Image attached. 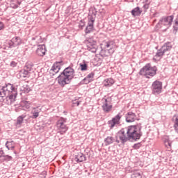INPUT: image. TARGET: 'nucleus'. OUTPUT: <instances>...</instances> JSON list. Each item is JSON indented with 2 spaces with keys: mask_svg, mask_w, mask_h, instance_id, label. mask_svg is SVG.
<instances>
[{
  "mask_svg": "<svg viewBox=\"0 0 178 178\" xmlns=\"http://www.w3.org/2000/svg\"><path fill=\"white\" fill-rule=\"evenodd\" d=\"M38 38H41L40 37L35 36L34 38H32V41H35V40H38Z\"/></svg>",
  "mask_w": 178,
  "mask_h": 178,
  "instance_id": "obj_45",
  "label": "nucleus"
},
{
  "mask_svg": "<svg viewBox=\"0 0 178 178\" xmlns=\"http://www.w3.org/2000/svg\"><path fill=\"white\" fill-rule=\"evenodd\" d=\"M141 125H131L128 127L122 128L118 132L115 136V142L119 144L124 145L127 141H137L141 138Z\"/></svg>",
  "mask_w": 178,
  "mask_h": 178,
  "instance_id": "obj_1",
  "label": "nucleus"
},
{
  "mask_svg": "<svg viewBox=\"0 0 178 178\" xmlns=\"http://www.w3.org/2000/svg\"><path fill=\"white\" fill-rule=\"evenodd\" d=\"M178 31V25H174L173 26V33L174 34H176Z\"/></svg>",
  "mask_w": 178,
  "mask_h": 178,
  "instance_id": "obj_35",
  "label": "nucleus"
},
{
  "mask_svg": "<svg viewBox=\"0 0 178 178\" xmlns=\"http://www.w3.org/2000/svg\"><path fill=\"white\" fill-rule=\"evenodd\" d=\"M172 49V43L168 42L165 43L161 49L157 50L156 55L153 57V60L154 62H158V60H161L162 59V56L165 55V54H168L169 51Z\"/></svg>",
  "mask_w": 178,
  "mask_h": 178,
  "instance_id": "obj_5",
  "label": "nucleus"
},
{
  "mask_svg": "<svg viewBox=\"0 0 178 178\" xmlns=\"http://www.w3.org/2000/svg\"><path fill=\"white\" fill-rule=\"evenodd\" d=\"M3 156H5V152H3V150L0 151V158L3 159Z\"/></svg>",
  "mask_w": 178,
  "mask_h": 178,
  "instance_id": "obj_39",
  "label": "nucleus"
},
{
  "mask_svg": "<svg viewBox=\"0 0 178 178\" xmlns=\"http://www.w3.org/2000/svg\"><path fill=\"white\" fill-rule=\"evenodd\" d=\"M143 11L140 10V7H136L131 10L132 16H140Z\"/></svg>",
  "mask_w": 178,
  "mask_h": 178,
  "instance_id": "obj_23",
  "label": "nucleus"
},
{
  "mask_svg": "<svg viewBox=\"0 0 178 178\" xmlns=\"http://www.w3.org/2000/svg\"><path fill=\"white\" fill-rule=\"evenodd\" d=\"M140 147H141V143H138L134 145L133 148H134L135 149H138V148H140Z\"/></svg>",
  "mask_w": 178,
  "mask_h": 178,
  "instance_id": "obj_34",
  "label": "nucleus"
},
{
  "mask_svg": "<svg viewBox=\"0 0 178 178\" xmlns=\"http://www.w3.org/2000/svg\"><path fill=\"white\" fill-rule=\"evenodd\" d=\"M47 52V48L44 44H40L36 49V54L38 56H44Z\"/></svg>",
  "mask_w": 178,
  "mask_h": 178,
  "instance_id": "obj_15",
  "label": "nucleus"
},
{
  "mask_svg": "<svg viewBox=\"0 0 178 178\" xmlns=\"http://www.w3.org/2000/svg\"><path fill=\"white\" fill-rule=\"evenodd\" d=\"M120 119H122V115L119 113L117 115L112 118L111 120L108 122L110 129H113L116 124H120Z\"/></svg>",
  "mask_w": 178,
  "mask_h": 178,
  "instance_id": "obj_11",
  "label": "nucleus"
},
{
  "mask_svg": "<svg viewBox=\"0 0 178 178\" xmlns=\"http://www.w3.org/2000/svg\"><path fill=\"white\" fill-rule=\"evenodd\" d=\"M60 63H62V62H58L54 64V65L52 66L50 70L51 74H52L53 76H55V74H56L57 73H59V70H60Z\"/></svg>",
  "mask_w": 178,
  "mask_h": 178,
  "instance_id": "obj_16",
  "label": "nucleus"
},
{
  "mask_svg": "<svg viewBox=\"0 0 178 178\" xmlns=\"http://www.w3.org/2000/svg\"><path fill=\"white\" fill-rule=\"evenodd\" d=\"M6 147L8 150L13 151V149H15V143L13 141H7L6 143Z\"/></svg>",
  "mask_w": 178,
  "mask_h": 178,
  "instance_id": "obj_24",
  "label": "nucleus"
},
{
  "mask_svg": "<svg viewBox=\"0 0 178 178\" xmlns=\"http://www.w3.org/2000/svg\"><path fill=\"white\" fill-rule=\"evenodd\" d=\"M24 69L28 72V73H30V72H31L33 70V67L30 65L28 64L26 66L24 67Z\"/></svg>",
  "mask_w": 178,
  "mask_h": 178,
  "instance_id": "obj_28",
  "label": "nucleus"
},
{
  "mask_svg": "<svg viewBox=\"0 0 178 178\" xmlns=\"http://www.w3.org/2000/svg\"><path fill=\"white\" fill-rule=\"evenodd\" d=\"M113 45H115V42L113 40L104 42L102 44V47L104 49H112V48H113Z\"/></svg>",
  "mask_w": 178,
  "mask_h": 178,
  "instance_id": "obj_17",
  "label": "nucleus"
},
{
  "mask_svg": "<svg viewBox=\"0 0 178 178\" xmlns=\"http://www.w3.org/2000/svg\"><path fill=\"white\" fill-rule=\"evenodd\" d=\"M40 112H41V108H38V107L33 108L31 111L32 119H37L40 116Z\"/></svg>",
  "mask_w": 178,
  "mask_h": 178,
  "instance_id": "obj_18",
  "label": "nucleus"
},
{
  "mask_svg": "<svg viewBox=\"0 0 178 178\" xmlns=\"http://www.w3.org/2000/svg\"><path fill=\"white\" fill-rule=\"evenodd\" d=\"M88 51L95 54L97 49H98V45H97V41L90 38L86 42Z\"/></svg>",
  "mask_w": 178,
  "mask_h": 178,
  "instance_id": "obj_9",
  "label": "nucleus"
},
{
  "mask_svg": "<svg viewBox=\"0 0 178 178\" xmlns=\"http://www.w3.org/2000/svg\"><path fill=\"white\" fill-rule=\"evenodd\" d=\"M113 141H115V138L112 136H108L104 140L106 145H111V144H113Z\"/></svg>",
  "mask_w": 178,
  "mask_h": 178,
  "instance_id": "obj_25",
  "label": "nucleus"
},
{
  "mask_svg": "<svg viewBox=\"0 0 178 178\" xmlns=\"http://www.w3.org/2000/svg\"><path fill=\"white\" fill-rule=\"evenodd\" d=\"M30 73L25 70V69H22L19 71V77L22 79H25V77H27Z\"/></svg>",
  "mask_w": 178,
  "mask_h": 178,
  "instance_id": "obj_26",
  "label": "nucleus"
},
{
  "mask_svg": "<svg viewBox=\"0 0 178 178\" xmlns=\"http://www.w3.org/2000/svg\"><path fill=\"white\" fill-rule=\"evenodd\" d=\"M113 106L111 99H105L102 105L103 112H104V113H109V112L112 111Z\"/></svg>",
  "mask_w": 178,
  "mask_h": 178,
  "instance_id": "obj_12",
  "label": "nucleus"
},
{
  "mask_svg": "<svg viewBox=\"0 0 178 178\" xmlns=\"http://www.w3.org/2000/svg\"><path fill=\"white\" fill-rule=\"evenodd\" d=\"M175 22H178V15H177V17H176Z\"/></svg>",
  "mask_w": 178,
  "mask_h": 178,
  "instance_id": "obj_48",
  "label": "nucleus"
},
{
  "mask_svg": "<svg viewBox=\"0 0 178 178\" xmlns=\"http://www.w3.org/2000/svg\"><path fill=\"white\" fill-rule=\"evenodd\" d=\"M80 67H81V70L82 72H86V70H87V69L88 67V66L87 65V64H86V63H81Z\"/></svg>",
  "mask_w": 178,
  "mask_h": 178,
  "instance_id": "obj_27",
  "label": "nucleus"
},
{
  "mask_svg": "<svg viewBox=\"0 0 178 178\" xmlns=\"http://www.w3.org/2000/svg\"><path fill=\"white\" fill-rule=\"evenodd\" d=\"M57 79L60 87H64L66 84H70L72 80L74 79V69L71 66L66 67Z\"/></svg>",
  "mask_w": 178,
  "mask_h": 178,
  "instance_id": "obj_3",
  "label": "nucleus"
},
{
  "mask_svg": "<svg viewBox=\"0 0 178 178\" xmlns=\"http://www.w3.org/2000/svg\"><path fill=\"white\" fill-rule=\"evenodd\" d=\"M152 90L154 95H158L159 94H161L162 91V82L159 81H155L154 82H153L152 86Z\"/></svg>",
  "mask_w": 178,
  "mask_h": 178,
  "instance_id": "obj_10",
  "label": "nucleus"
},
{
  "mask_svg": "<svg viewBox=\"0 0 178 178\" xmlns=\"http://www.w3.org/2000/svg\"><path fill=\"white\" fill-rule=\"evenodd\" d=\"M174 124L178 125V115H177V116L176 117V118H175V121Z\"/></svg>",
  "mask_w": 178,
  "mask_h": 178,
  "instance_id": "obj_44",
  "label": "nucleus"
},
{
  "mask_svg": "<svg viewBox=\"0 0 178 178\" xmlns=\"http://www.w3.org/2000/svg\"><path fill=\"white\" fill-rule=\"evenodd\" d=\"M139 74L140 76H145L147 79H151L156 74V67H152L151 64H146L142 69H140Z\"/></svg>",
  "mask_w": 178,
  "mask_h": 178,
  "instance_id": "obj_4",
  "label": "nucleus"
},
{
  "mask_svg": "<svg viewBox=\"0 0 178 178\" xmlns=\"http://www.w3.org/2000/svg\"><path fill=\"white\" fill-rule=\"evenodd\" d=\"M103 84L104 87H112L115 84V80L112 78L104 79Z\"/></svg>",
  "mask_w": 178,
  "mask_h": 178,
  "instance_id": "obj_19",
  "label": "nucleus"
},
{
  "mask_svg": "<svg viewBox=\"0 0 178 178\" xmlns=\"http://www.w3.org/2000/svg\"><path fill=\"white\" fill-rule=\"evenodd\" d=\"M20 3H21L20 1H17V4L12 3L11 7L13 8V9H17V8H19Z\"/></svg>",
  "mask_w": 178,
  "mask_h": 178,
  "instance_id": "obj_33",
  "label": "nucleus"
},
{
  "mask_svg": "<svg viewBox=\"0 0 178 178\" xmlns=\"http://www.w3.org/2000/svg\"><path fill=\"white\" fill-rule=\"evenodd\" d=\"M22 44V39L19 37L13 38L8 43L10 48H16V47H19Z\"/></svg>",
  "mask_w": 178,
  "mask_h": 178,
  "instance_id": "obj_13",
  "label": "nucleus"
},
{
  "mask_svg": "<svg viewBox=\"0 0 178 178\" xmlns=\"http://www.w3.org/2000/svg\"><path fill=\"white\" fill-rule=\"evenodd\" d=\"M131 178H145V176L143 175L141 171L136 170L131 175Z\"/></svg>",
  "mask_w": 178,
  "mask_h": 178,
  "instance_id": "obj_21",
  "label": "nucleus"
},
{
  "mask_svg": "<svg viewBox=\"0 0 178 178\" xmlns=\"http://www.w3.org/2000/svg\"><path fill=\"white\" fill-rule=\"evenodd\" d=\"M143 8H145V12H147V9L149 8V3L144 4Z\"/></svg>",
  "mask_w": 178,
  "mask_h": 178,
  "instance_id": "obj_37",
  "label": "nucleus"
},
{
  "mask_svg": "<svg viewBox=\"0 0 178 178\" xmlns=\"http://www.w3.org/2000/svg\"><path fill=\"white\" fill-rule=\"evenodd\" d=\"M20 91L24 92V94H29L31 91V88L27 84H24L20 88Z\"/></svg>",
  "mask_w": 178,
  "mask_h": 178,
  "instance_id": "obj_22",
  "label": "nucleus"
},
{
  "mask_svg": "<svg viewBox=\"0 0 178 178\" xmlns=\"http://www.w3.org/2000/svg\"><path fill=\"white\" fill-rule=\"evenodd\" d=\"M164 144H165V147H166L167 148H170V147H172V142H170V144H169V145L168 144V143H164Z\"/></svg>",
  "mask_w": 178,
  "mask_h": 178,
  "instance_id": "obj_41",
  "label": "nucleus"
},
{
  "mask_svg": "<svg viewBox=\"0 0 178 178\" xmlns=\"http://www.w3.org/2000/svg\"><path fill=\"white\" fill-rule=\"evenodd\" d=\"M65 123H66V119L65 118H61L57 121V128L59 130L58 133L60 134H65L67 131V126Z\"/></svg>",
  "mask_w": 178,
  "mask_h": 178,
  "instance_id": "obj_8",
  "label": "nucleus"
},
{
  "mask_svg": "<svg viewBox=\"0 0 178 178\" xmlns=\"http://www.w3.org/2000/svg\"><path fill=\"white\" fill-rule=\"evenodd\" d=\"M74 105H76V106H79L80 105V100H74L73 101Z\"/></svg>",
  "mask_w": 178,
  "mask_h": 178,
  "instance_id": "obj_38",
  "label": "nucleus"
},
{
  "mask_svg": "<svg viewBox=\"0 0 178 178\" xmlns=\"http://www.w3.org/2000/svg\"><path fill=\"white\" fill-rule=\"evenodd\" d=\"M175 26H178V22L177 21H175Z\"/></svg>",
  "mask_w": 178,
  "mask_h": 178,
  "instance_id": "obj_47",
  "label": "nucleus"
},
{
  "mask_svg": "<svg viewBox=\"0 0 178 178\" xmlns=\"http://www.w3.org/2000/svg\"><path fill=\"white\" fill-rule=\"evenodd\" d=\"M79 27H81V29H83L84 27V22H81L80 24H79Z\"/></svg>",
  "mask_w": 178,
  "mask_h": 178,
  "instance_id": "obj_46",
  "label": "nucleus"
},
{
  "mask_svg": "<svg viewBox=\"0 0 178 178\" xmlns=\"http://www.w3.org/2000/svg\"><path fill=\"white\" fill-rule=\"evenodd\" d=\"M163 140H164V144H166V143H168V144L169 145V144H170V143H172L170 141V140L169 139V136H164Z\"/></svg>",
  "mask_w": 178,
  "mask_h": 178,
  "instance_id": "obj_32",
  "label": "nucleus"
},
{
  "mask_svg": "<svg viewBox=\"0 0 178 178\" xmlns=\"http://www.w3.org/2000/svg\"><path fill=\"white\" fill-rule=\"evenodd\" d=\"M74 161L78 163L80 162H84L86 161V156L83 153H79L75 156Z\"/></svg>",
  "mask_w": 178,
  "mask_h": 178,
  "instance_id": "obj_20",
  "label": "nucleus"
},
{
  "mask_svg": "<svg viewBox=\"0 0 178 178\" xmlns=\"http://www.w3.org/2000/svg\"><path fill=\"white\" fill-rule=\"evenodd\" d=\"M5 97L8 105H11L12 102H15L16 97H17V89L13 84L6 83L3 86L0 85V102L3 101Z\"/></svg>",
  "mask_w": 178,
  "mask_h": 178,
  "instance_id": "obj_2",
  "label": "nucleus"
},
{
  "mask_svg": "<svg viewBox=\"0 0 178 178\" xmlns=\"http://www.w3.org/2000/svg\"><path fill=\"white\" fill-rule=\"evenodd\" d=\"M88 19V24L85 29L86 34H90V33H92V31H94V22H95V14H89Z\"/></svg>",
  "mask_w": 178,
  "mask_h": 178,
  "instance_id": "obj_6",
  "label": "nucleus"
},
{
  "mask_svg": "<svg viewBox=\"0 0 178 178\" xmlns=\"http://www.w3.org/2000/svg\"><path fill=\"white\" fill-rule=\"evenodd\" d=\"M125 120L127 123H133L136 120V113L130 111L125 115Z\"/></svg>",
  "mask_w": 178,
  "mask_h": 178,
  "instance_id": "obj_14",
  "label": "nucleus"
},
{
  "mask_svg": "<svg viewBox=\"0 0 178 178\" xmlns=\"http://www.w3.org/2000/svg\"><path fill=\"white\" fill-rule=\"evenodd\" d=\"M88 79L89 80L94 79V72H91L87 76V77L84 78L83 81H86V80H88Z\"/></svg>",
  "mask_w": 178,
  "mask_h": 178,
  "instance_id": "obj_30",
  "label": "nucleus"
},
{
  "mask_svg": "<svg viewBox=\"0 0 178 178\" xmlns=\"http://www.w3.org/2000/svg\"><path fill=\"white\" fill-rule=\"evenodd\" d=\"M25 105H26V109H30V103H29V102H25Z\"/></svg>",
  "mask_w": 178,
  "mask_h": 178,
  "instance_id": "obj_40",
  "label": "nucleus"
},
{
  "mask_svg": "<svg viewBox=\"0 0 178 178\" xmlns=\"http://www.w3.org/2000/svg\"><path fill=\"white\" fill-rule=\"evenodd\" d=\"M17 65V63L15 61H12L10 64V66H11V67H16Z\"/></svg>",
  "mask_w": 178,
  "mask_h": 178,
  "instance_id": "obj_36",
  "label": "nucleus"
},
{
  "mask_svg": "<svg viewBox=\"0 0 178 178\" xmlns=\"http://www.w3.org/2000/svg\"><path fill=\"white\" fill-rule=\"evenodd\" d=\"M83 81H84L85 84H88V83H90V81H91V79H88L87 80Z\"/></svg>",
  "mask_w": 178,
  "mask_h": 178,
  "instance_id": "obj_43",
  "label": "nucleus"
},
{
  "mask_svg": "<svg viewBox=\"0 0 178 178\" xmlns=\"http://www.w3.org/2000/svg\"><path fill=\"white\" fill-rule=\"evenodd\" d=\"M24 119V116H19L17 118V124H22L23 123V120Z\"/></svg>",
  "mask_w": 178,
  "mask_h": 178,
  "instance_id": "obj_29",
  "label": "nucleus"
},
{
  "mask_svg": "<svg viewBox=\"0 0 178 178\" xmlns=\"http://www.w3.org/2000/svg\"><path fill=\"white\" fill-rule=\"evenodd\" d=\"M2 159H3V161H12L13 158L9 155H6L3 156Z\"/></svg>",
  "mask_w": 178,
  "mask_h": 178,
  "instance_id": "obj_31",
  "label": "nucleus"
},
{
  "mask_svg": "<svg viewBox=\"0 0 178 178\" xmlns=\"http://www.w3.org/2000/svg\"><path fill=\"white\" fill-rule=\"evenodd\" d=\"M4 27L3 22H0V30H2Z\"/></svg>",
  "mask_w": 178,
  "mask_h": 178,
  "instance_id": "obj_42",
  "label": "nucleus"
},
{
  "mask_svg": "<svg viewBox=\"0 0 178 178\" xmlns=\"http://www.w3.org/2000/svg\"><path fill=\"white\" fill-rule=\"evenodd\" d=\"M173 19H175V16L173 15H170L167 17H163L160 19L158 26L159 24H163V26H166L168 29L172 26V23L173 22Z\"/></svg>",
  "mask_w": 178,
  "mask_h": 178,
  "instance_id": "obj_7",
  "label": "nucleus"
}]
</instances>
